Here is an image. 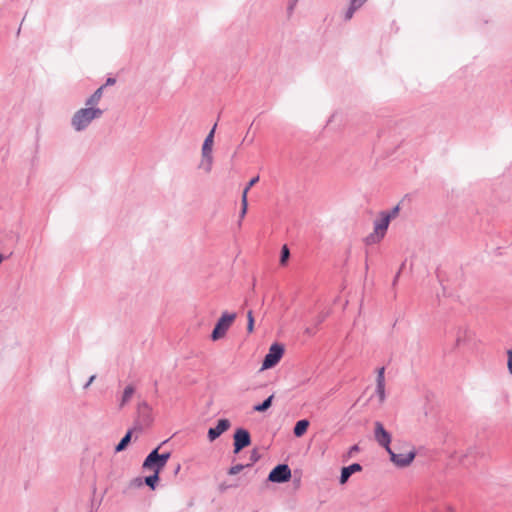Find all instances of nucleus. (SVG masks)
Here are the masks:
<instances>
[{"label":"nucleus","instance_id":"obj_1","mask_svg":"<svg viewBox=\"0 0 512 512\" xmlns=\"http://www.w3.org/2000/svg\"><path fill=\"white\" fill-rule=\"evenodd\" d=\"M104 87L100 86L95 92L86 99L85 107L78 109L71 117V126L74 131L82 132L90 124L103 116L104 111L98 107L103 96Z\"/></svg>","mask_w":512,"mask_h":512},{"label":"nucleus","instance_id":"obj_2","mask_svg":"<svg viewBox=\"0 0 512 512\" xmlns=\"http://www.w3.org/2000/svg\"><path fill=\"white\" fill-rule=\"evenodd\" d=\"M390 221L389 216H384L382 212L379 217L373 222V231L364 239L366 245L378 244L385 237Z\"/></svg>","mask_w":512,"mask_h":512},{"label":"nucleus","instance_id":"obj_3","mask_svg":"<svg viewBox=\"0 0 512 512\" xmlns=\"http://www.w3.org/2000/svg\"><path fill=\"white\" fill-rule=\"evenodd\" d=\"M160 446H158L156 449L151 451L148 456L145 458L143 462V469L145 470H151V471H158L159 473L161 470L165 467L167 464V461L169 460L171 454L170 452H166L163 454H159Z\"/></svg>","mask_w":512,"mask_h":512},{"label":"nucleus","instance_id":"obj_4","mask_svg":"<svg viewBox=\"0 0 512 512\" xmlns=\"http://www.w3.org/2000/svg\"><path fill=\"white\" fill-rule=\"evenodd\" d=\"M236 316V313H230L227 311L222 313L211 334V338L213 341L219 340L226 335L230 326L235 321Z\"/></svg>","mask_w":512,"mask_h":512},{"label":"nucleus","instance_id":"obj_5","mask_svg":"<svg viewBox=\"0 0 512 512\" xmlns=\"http://www.w3.org/2000/svg\"><path fill=\"white\" fill-rule=\"evenodd\" d=\"M215 129L216 124L213 126L209 134L206 136L204 143L202 145V166L205 168L206 172H210L213 162L212 147L214 143Z\"/></svg>","mask_w":512,"mask_h":512},{"label":"nucleus","instance_id":"obj_6","mask_svg":"<svg viewBox=\"0 0 512 512\" xmlns=\"http://www.w3.org/2000/svg\"><path fill=\"white\" fill-rule=\"evenodd\" d=\"M284 353V347L281 344L274 343L270 346L268 353L266 354L263 363L262 370L274 367L282 358Z\"/></svg>","mask_w":512,"mask_h":512},{"label":"nucleus","instance_id":"obj_7","mask_svg":"<svg viewBox=\"0 0 512 512\" xmlns=\"http://www.w3.org/2000/svg\"><path fill=\"white\" fill-rule=\"evenodd\" d=\"M390 455V460L397 466V467H407L409 466L412 461L414 460L416 456V451L414 449H411L408 452H399L396 453L392 448L387 451Z\"/></svg>","mask_w":512,"mask_h":512},{"label":"nucleus","instance_id":"obj_8","mask_svg":"<svg viewBox=\"0 0 512 512\" xmlns=\"http://www.w3.org/2000/svg\"><path fill=\"white\" fill-rule=\"evenodd\" d=\"M291 478V469L287 464H279L269 473L268 480L274 483H284Z\"/></svg>","mask_w":512,"mask_h":512},{"label":"nucleus","instance_id":"obj_9","mask_svg":"<svg viewBox=\"0 0 512 512\" xmlns=\"http://www.w3.org/2000/svg\"><path fill=\"white\" fill-rule=\"evenodd\" d=\"M374 437L376 442L385 448L386 451L390 450L391 434L384 428L383 424L379 421L374 423Z\"/></svg>","mask_w":512,"mask_h":512},{"label":"nucleus","instance_id":"obj_10","mask_svg":"<svg viewBox=\"0 0 512 512\" xmlns=\"http://www.w3.org/2000/svg\"><path fill=\"white\" fill-rule=\"evenodd\" d=\"M251 437L249 432L244 428H239L234 434V453L240 452L243 448L249 446Z\"/></svg>","mask_w":512,"mask_h":512},{"label":"nucleus","instance_id":"obj_11","mask_svg":"<svg viewBox=\"0 0 512 512\" xmlns=\"http://www.w3.org/2000/svg\"><path fill=\"white\" fill-rule=\"evenodd\" d=\"M375 394L378 396L379 403L382 404L386 399L384 367L377 370Z\"/></svg>","mask_w":512,"mask_h":512},{"label":"nucleus","instance_id":"obj_12","mask_svg":"<svg viewBox=\"0 0 512 512\" xmlns=\"http://www.w3.org/2000/svg\"><path fill=\"white\" fill-rule=\"evenodd\" d=\"M231 426L228 419H220L215 427L208 430V439L212 442L216 440L221 434L227 431Z\"/></svg>","mask_w":512,"mask_h":512},{"label":"nucleus","instance_id":"obj_13","mask_svg":"<svg viewBox=\"0 0 512 512\" xmlns=\"http://www.w3.org/2000/svg\"><path fill=\"white\" fill-rule=\"evenodd\" d=\"M360 471H362V466L359 463H353L349 466L343 467L341 469V475L339 479L340 484H345L353 473Z\"/></svg>","mask_w":512,"mask_h":512},{"label":"nucleus","instance_id":"obj_14","mask_svg":"<svg viewBox=\"0 0 512 512\" xmlns=\"http://www.w3.org/2000/svg\"><path fill=\"white\" fill-rule=\"evenodd\" d=\"M135 392V388L133 385H127L123 391V394L121 396L119 407L123 408L127 403L130 402L132 399V396Z\"/></svg>","mask_w":512,"mask_h":512},{"label":"nucleus","instance_id":"obj_15","mask_svg":"<svg viewBox=\"0 0 512 512\" xmlns=\"http://www.w3.org/2000/svg\"><path fill=\"white\" fill-rule=\"evenodd\" d=\"M308 427H309L308 420H306V419L299 420L294 426V429H293L294 435L296 437L303 436L306 433Z\"/></svg>","mask_w":512,"mask_h":512},{"label":"nucleus","instance_id":"obj_16","mask_svg":"<svg viewBox=\"0 0 512 512\" xmlns=\"http://www.w3.org/2000/svg\"><path fill=\"white\" fill-rule=\"evenodd\" d=\"M363 4L359 3V2H353V0L350 1V5L347 9V11L345 12L344 14V19L346 21L350 20L354 13L356 12L357 9H359Z\"/></svg>","mask_w":512,"mask_h":512},{"label":"nucleus","instance_id":"obj_17","mask_svg":"<svg viewBox=\"0 0 512 512\" xmlns=\"http://www.w3.org/2000/svg\"><path fill=\"white\" fill-rule=\"evenodd\" d=\"M274 396L270 395L267 399H265L261 404H257L253 407L254 411L256 412H265L268 410L272 405V400Z\"/></svg>","mask_w":512,"mask_h":512},{"label":"nucleus","instance_id":"obj_18","mask_svg":"<svg viewBox=\"0 0 512 512\" xmlns=\"http://www.w3.org/2000/svg\"><path fill=\"white\" fill-rule=\"evenodd\" d=\"M131 434L132 432L131 431H128L125 436L120 440V442L116 445L115 447V451L116 452H121L123 451L127 445L129 444L130 440H131Z\"/></svg>","mask_w":512,"mask_h":512},{"label":"nucleus","instance_id":"obj_19","mask_svg":"<svg viewBox=\"0 0 512 512\" xmlns=\"http://www.w3.org/2000/svg\"><path fill=\"white\" fill-rule=\"evenodd\" d=\"M153 475L147 476L145 478V483L147 486H149L151 489H155V484L159 480V472L153 471Z\"/></svg>","mask_w":512,"mask_h":512},{"label":"nucleus","instance_id":"obj_20","mask_svg":"<svg viewBox=\"0 0 512 512\" xmlns=\"http://www.w3.org/2000/svg\"><path fill=\"white\" fill-rule=\"evenodd\" d=\"M247 208H248V201H247V198H245V194H242V197H241V211H240V215H239V225H241V221L242 219L245 217L246 213H247Z\"/></svg>","mask_w":512,"mask_h":512},{"label":"nucleus","instance_id":"obj_21","mask_svg":"<svg viewBox=\"0 0 512 512\" xmlns=\"http://www.w3.org/2000/svg\"><path fill=\"white\" fill-rule=\"evenodd\" d=\"M399 211H400V206L396 205L391 210L381 211V212L384 216H389V221L391 222V220L395 219L398 216Z\"/></svg>","mask_w":512,"mask_h":512},{"label":"nucleus","instance_id":"obj_22","mask_svg":"<svg viewBox=\"0 0 512 512\" xmlns=\"http://www.w3.org/2000/svg\"><path fill=\"white\" fill-rule=\"evenodd\" d=\"M289 256H290L289 249L286 245H284L281 250L280 263L282 265H284L287 262Z\"/></svg>","mask_w":512,"mask_h":512},{"label":"nucleus","instance_id":"obj_23","mask_svg":"<svg viewBox=\"0 0 512 512\" xmlns=\"http://www.w3.org/2000/svg\"><path fill=\"white\" fill-rule=\"evenodd\" d=\"M247 320H248L247 331L249 333H251L254 330V317H253L252 311H248V313H247Z\"/></svg>","mask_w":512,"mask_h":512},{"label":"nucleus","instance_id":"obj_24","mask_svg":"<svg viewBox=\"0 0 512 512\" xmlns=\"http://www.w3.org/2000/svg\"><path fill=\"white\" fill-rule=\"evenodd\" d=\"M246 466L243 465V464H237V465H234L232 466L229 470H228V474L229 475H236L238 473H240Z\"/></svg>","mask_w":512,"mask_h":512},{"label":"nucleus","instance_id":"obj_25","mask_svg":"<svg viewBox=\"0 0 512 512\" xmlns=\"http://www.w3.org/2000/svg\"><path fill=\"white\" fill-rule=\"evenodd\" d=\"M258 181H259V176H255L249 181V183L247 184V186L245 187V189L243 190V193H242V194H245V198H247V194H248V191L250 190V188L252 186H254Z\"/></svg>","mask_w":512,"mask_h":512},{"label":"nucleus","instance_id":"obj_26","mask_svg":"<svg viewBox=\"0 0 512 512\" xmlns=\"http://www.w3.org/2000/svg\"><path fill=\"white\" fill-rule=\"evenodd\" d=\"M507 354H508L507 366H508V370H509L510 374H512V349H510Z\"/></svg>","mask_w":512,"mask_h":512},{"label":"nucleus","instance_id":"obj_27","mask_svg":"<svg viewBox=\"0 0 512 512\" xmlns=\"http://www.w3.org/2000/svg\"><path fill=\"white\" fill-rule=\"evenodd\" d=\"M358 451H359V446L358 445H353L352 447H350V449L348 451V457L353 456Z\"/></svg>","mask_w":512,"mask_h":512},{"label":"nucleus","instance_id":"obj_28","mask_svg":"<svg viewBox=\"0 0 512 512\" xmlns=\"http://www.w3.org/2000/svg\"><path fill=\"white\" fill-rule=\"evenodd\" d=\"M96 376L95 375H92L89 380L87 381V383L84 385V389H87L92 383L93 381L95 380Z\"/></svg>","mask_w":512,"mask_h":512},{"label":"nucleus","instance_id":"obj_29","mask_svg":"<svg viewBox=\"0 0 512 512\" xmlns=\"http://www.w3.org/2000/svg\"><path fill=\"white\" fill-rule=\"evenodd\" d=\"M115 82L116 81L114 78H108L105 85H102V86L105 88V86L113 85Z\"/></svg>","mask_w":512,"mask_h":512},{"label":"nucleus","instance_id":"obj_30","mask_svg":"<svg viewBox=\"0 0 512 512\" xmlns=\"http://www.w3.org/2000/svg\"><path fill=\"white\" fill-rule=\"evenodd\" d=\"M252 458H253V461H257L258 460V455H257L256 451L253 452Z\"/></svg>","mask_w":512,"mask_h":512},{"label":"nucleus","instance_id":"obj_31","mask_svg":"<svg viewBox=\"0 0 512 512\" xmlns=\"http://www.w3.org/2000/svg\"><path fill=\"white\" fill-rule=\"evenodd\" d=\"M367 0H353V2H359L361 4H364Z\"/></svg>","mask_w":512,"mask_h":512},{"label":"nucleus","instance_id":"obj_32","mask_svg":"<svg viewBox=\"0 0 512 512\" xmlns=\"http://www.w3.org/2000/svg\"><path fill=\"white\" fill-rule=\"evenodd\" d=\"M399 274H400V272H398V273H397V275H396V277H395V279H394V283H395V282L397 281V279L399 278Z\"/></svg>","mask_w":512,"mask_h":512},{"label":"nucleus","instance_id":"obj_33","mask_svg":"<svg viewBox=\"0 0 512 512\" xmlns=\"http://www.w3.org/2000/svg\"><path fill=\"white\" fill-rule=\"evenodd\" d=\"M3 259H4L3 255L0 254V264L2 263Z\"/></svg>","mask_w":512,"mask_h":512}]
</instances>
